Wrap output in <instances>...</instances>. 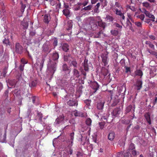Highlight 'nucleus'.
I'll list each match as a JSON object with an SVG mask.
<instances>
[{"mask_svg": "<svg viewBox=\"0 0 157 157\" xmlns=\"http://www.w3.org/2000/svg\"><path fill=\"white\" fill-rule=\"evenodd\" d=\"M59 55L57 52L53 53L52 56V59H50L47 64V70L46 72L47 77L49 79L52 78V76L56 71V64Z\"/></svg>", "mask_w": 157, "mask_h": 157, "instance_id": "1", "label": "nucleus"}, {"mask_svg": "<svg viewBox=\"0 0 157 157\" xmlns=\"http://www.w3.org/2000/svg\"><path fill=\"white\" fill-rule=\"evenodd\" d=\"M73 75L71 77L69 80L63 79L60 80L59 85L63 87H67L69 84L73 85L77 83V79L79 77L80 74L79 71L76 69L74 68L72 70Z\"/></svg>", "mask_w": 157, "mask_h": 157, "instance_id": "2", "label": "nucleus"}, {"mask_svg": "<svg viewBox=\"0 0 157 157\" xmlns=\"http://www.w3.org/2000/svg\"><path fill=\"white\" fill-rule=\"evenodd\" d=\"M8 83L12 87H14L24 85L25 84V82L20 77L17 81L14 79L10 80L8 81Z\"/></svg>", "mask_w": 157, "mask_h": 157, "instance_id": "3", "label": "nucleus"}, {"mask_svg": "<svg viewBox=\"0 0 157 157\" xmlns=\"http://www.w3.org/2000/svg\"><path fill=\"white\" fill-rule=\"evenodd\" d=\"M45 57L42 56L40 57L37 60L36 63L35 64V67L37 69H39L41 71L43 66L44 63L45 61Z\"/></svg>", "mask_w": 157, "mask_h": 157, "instance_id": "4", "label": "nucleus"}, {"mask_svg": "<svg viewBox=\"0 0 157 157\" xmlns=\"http://www.w3.org/2000/svg\"><path fill=\"white\" fill-rule=\"evenodd\" d=\"M109 53L107 51L104 52L101 55V57L102 59V64L104 66L108 65L109 61L108 54Z\"/></svg>", "mask_w": 157, "mask_h": 157, "instance_id": "5", "label": "nucleus"}, {"mask_svg": "<svg viewBox=\"0 0 157 157\" xmlns=\"http://www.w3.org/2000/svg\"><path fill=\"white\" fill-rule=\"evenodd\" d=\"M74 138V133L72 132L70 133L67 140V143L69 147H71L72 146Z\"/></svg>", "mask_w": 157, "mask_h": 157, "instance_id": "6", "label": "nucleus"}, {"mask_svg": "<svg viewBox=\"0 0 157 157\" xmlns=\"http://www.w3.org/2000/svg\"><path fill=\"white\" fill-rule=\"evenodd\" d=\"M6 129L4 132H2L0 131V142L6 143Z\"/></svg>", "mask_w": 157, "mask_h": 157, "instance_id": "7", "label": "nucleus"}, {"mask_svg": "<svg viewBox=\"0 0 157 157\" xmlns=\"http://www.w3.org/2000/svg\"><path fill=\"white\" fill-rule=\"evenodd\" d=\"M142 12L144 13L146 17L151 18V21L154 22L155 21V17L154 15L151 14L149 11H147L145 9H143Z\"/></svg>", "mask_w": 157, "mask_h": 157, "instance_id": "8", "label": "nucleus"}, {"mask_svg": "<svg viewBox=\"0 0 157 157\" xmlns=\"http://www.w3.org/2000/svg\"><path fill=\"white\" fill-rule=\"evenodd\" d=\"M64 119V117L63 115H62L58 117L54 122V124L55 126L58 127L60 124H61Z\"/></svg>", "mask_w": 157, "mask_h": 157, "instance_id": "9", "label": "nucleus"}, {"mask_svg": "<svg viewBox=\"0 0 157 157\" xmlns=\"http://www.w3.org/2000/svg\"><path fill=\"white\" fill-rule=\"evenodd\" d=\"M88 59L85 58L84 60L83 66L84 70L86 71H88L89 69V67L92 66V64L89 62L88 63Z\"/></svg>", "mask_w": 157, "mask_h": 157, "instance_id": "10", "label": "nucleus"}, {"mask_svg": "<svg viewBox=\"0 0 157 157\" xmlns=\"http://www.w3.org/2000/svg\"><path fill=\"white\" fill-rule=\"evenodd\" d=\"M142 82L141 79L137 80L135 85V88L137 90H140L142 87Z\"/></svg>", "mask_w": 157, "mask_h": 157, "instance_id": "11", "label": "nucleus"}, {"mask_svg": "<svg viewBox=\"0 0 157 157\" xmlns=\"http://www.w3.org/2000/svg\"><path fill=\"white\" fill-rule=\"evenodd\" d=\"M15 52L17 53L21 54L23 52L22 47L19 43H17L15 45Z\"/></svg>", "mask_w": 157, "mask_h": 157, "instance_id": "12", "label": "nucleus"}, {"mask_svg": "<svg viewBox=\"0 0 157 157\" xmlns=\"http://www.w3.org/2000/svg\"><path fill=\"white\" fill-rule=\"evenodd\" d=\"M90 86L91 88L94 90V93L96 91L99 87V85L98 83L95 81L91 82L90 83Z\"/></svg>", "mask_w": 157, "mask_h": 157, "instance_id": "13", "label": "nucleus"}, {"mask_svg": "<svg viewBox=\"0 0 157 157\" xmlns=\"http://www.w3.org/2000/svg\"><path fill=\"white\" fill-rule=\"evenodd\" d=\"M105 103V102L104 101H101L98 102L97 105V109L101 111L103 108Z\"/></svg>", "mask_w": 157, "mask_h": 157, "instance_id": "14", "label": "nucleus"}, {"mask_svg": "<svg viewBox=\"0 0 157 157\" xmlns=\"http://www.w3.org/2000/svg\"><path fill=\"white\" fill-rule=\"evenodd\" d=\"M67 104L70 106H77L78 103L77 101L75 100H73L70 99L67 102Z\"/></svg>", "mask_w": 157, "mask_h": 157, "instance_id": "15", "label": "nucleus"}, {"mask_svg": "<svg viewBox=\"0 0 157 157\" xmlns=\"http://www.w3.org/2000/svg\"><path fill=\"white\" fill-rule=\"evenodd\" d=\"M89 0H80L79 2H78L77 4L79 6L83 5L85 6L88 3Z\"/></svg>", "mask_w": 157, "mask_h": 157, "instance_id": "16", "label": "nucleus"}, {"mask_svg": "<svg viewBox=\"0 0 157 157\" xmlns=\"http://www.w3.org/2000/svg\"><path fill=\"white\" fill-rule=\"evenodd\" d=\"M69 147V150L67 151H63V153H65V154H63V155H64V156H66L67 155H71L73 153V150L71 148V147H70L68 146Z\"/></svg>", "mask_w": 157, "mask_h": 157, "instance_id": "17", "label": "nucleus"}, {"mask_svg": "<svg viewBox=\"0 0 157 157\" xmlns=\"http://www.w3.org/2000/svg\"><path fill=\"white\" fill-rule=\"evenodd\" d=\"M148 123L149 124H151V121L150 114L149 113H146L144 115Z\"/></svg>", "mask_w": 157, "mask_h": 157, "instance_id": "18", "label": "nucleus"}, {"mask_svg": "<svg viewBox=\"0 0 157 157\" xmlns=\"http://www.w3.org/2000/svg\"><path fill=\"white\" fill-rule=\"evenodd\" d=\"M62 47L63 51L67 52L69 49V46L67 44L64 43L62 44Z\"/></svg>", "mask_w": 157, "mask_h": 157, "instance_id": "19", "label": "nucleus"}, {"mask_svg": "<svg viewBox=\"0 0 157 157\" xmlns=\"http://www.w3.org/2000/svg\"><path fill=\"white\" fill-rule=\"evenodd\" d=\"M63 71H65V72L67 73L69 75V74L70 73V70L66 64H63L62 66Z\"/></svg>", "mask_w": 157, "mask_h": 157, "instance_id": "20", "label": "nucleus"}, {"mask_svg": "<svg viewBox=\"0 0 157 157\" xmlns=\"http://www.w3.org/2000/svg\"><path fill=\"white\" fill-rule=\"evenodd\" d=\"M44 22L46 23H48L51 19V17L50 15L48 14H45L44 15Z\"/></svg>", "mask_w": 157, "mask_h": 157, "instance_id": "21", "label": "nucleus"}, {"mask_svg": "<svg viewBox=\"0 0 157 157\" xmlns=\"http://www.w3.org/2000/svg\"><path fill=\"white\" fill-rule=\"evenodd\" d=\"M42 38L41 36H40L37 39H36L34 41V42L35 45V46L37 47H39L40 45V42L42 40Z\"/></svg>", "mask_w": 157, "mask_h": 157, "instance_id": "22", "label": "nucleus"}, {"mask_svg": "<svg viewBox=\"0 0 157 157\" xmlns=\"http://www.w3.org/2000/svg\"><path fill=\"white\" fill-rule=\"evenodd\" d=\"M120 110L119 108H117L115 109L112 113V115L116 117L117 114L120 113Z\"/></svg>", "mask_w": 157, "mask_h": 157, "instance_id": "23", "label": "nucleus"}, {"mask_svg": "<svg viewBox=\"0 0 157 157\" xmlns=\"http://www.w3.org/2000/svg\"><path fill=\"white\" fill-rule=\"evenodd\" d=\"M74 115L76 117H83V114L82 112L75 110L74 111Z\"/></svg>", "mask_w": 157, "mask_h": 157, "instance_id": "24", "label": "nucleus"}, {"mask_svg": "<svg viewBox=\"0 0 157 157\" xmlns=\"http://www.w3.org/2000/svg\"><path fill=\"white\" fill-rule=\"evenodd\" d=\"M64 61L70 63L72 60V58L70 55L64 56Z\"/></svg>", "mask_w": 157, "mask_h": 157, "instance_id": "25", "label": "nucleus"}, {"mask_svg": "<svg viewBox=\"0 0 157 157\" xmlns=\"http://www.w3.org/2000/svg\"><path fill=\"white\" fill-rule=\"evenodd\" d=\"M101 72L105 76L107 75L109 72L108 70L106 69L104 67H102L101 69Z\"/></svg>", "mask_w": 157, "mask_h": 157, "instance_id": "26", "label": "nucleus"}, {"mask_svg": "<svg viewBox=\"0 0 157 157\" xmlns=\"http://www.w3.org/2000/svg\"><path fill=\"white\" fill-rule=\"evenodd\" d=\"M115 137V133L114 132H111L108 135V139L110 140H112Z\"/></svg>", "mask_w": 157, "mask_h": 157, "instance_id": "27", "label": "nucleus"}, {"mask_svg": "<svg viewBox=\"0 0 157 157\" xmlns=\"http://www.w3.org/2000/svg\"><path fill=\"white\" fill-rule=\"evenodd\" d=\"M63 14H64L66 17H68L69 16L70 14V12L67 9L64 10H63Z\"/></svg>", "mask_w": 157, "mask_h": 157, "instance_id": "28", "label": "nucleus"}, {"mask_svg": "<svg viewBox=\"0 0 157 157\" xmlns=\"http://www.w3.org/2000/svg\"><path fill=\"white\" fill-rule=\"evenodd\" d=\"M98 25L103 28H104L105 26V23L102 21L98 22Z\"/></svg>", "mask_w": 157, "mask_h": 157, "instance_id": "29", "label": "nucleus"}, {"mask_svg": "<svg viewBox=\"0 0 157 157\" xmlns=\"http://www.w3.org/2000/svg\"><path fill=\"white\" fill-rule=\"evenodd\" d=\"M146 44H148L149 45V46L152 49L154 50L155 49V47L154 45L152 44L150 42V41H146Z\"/></svg>", "mask_w": 157, "mask_h": 157, "instance_id": "30", "label": "nucleus"}, {"mask_svg": "<svg viewBox=\"0 0 157 157\" xmlns=\"http://www.w3.org/2000/svg\"><path fill=\"white\" fill-rule=\"evenodd\" d=\"M98 115H97V117H101V119H102V121H103V120H107V119L108 118V116H105V115H103L102 116H101V114H100V113H98Z\"/></svg>", "mask_w": 157, "mask_h": 157, "instance_id": "31", "label": "nucleus"}, {"mask_svg": "<svg viewBox=\"0 0 157 157\" xmlns=\"http://www.w3.org/2000/svg\"><path fill=\"white\" fill-rule=\"evenodd\" d=\"M37 84L36 81H33L32 82L30 83L29 84V86L30 87H33L35 86Z\"/></svg>", "mask_w": 157, "mask_h": 157, "instance_id": "32", "label": "nucleus"}, {"mask_svg": "<svg viewBox=\"0 0 157 157\" xmlns=\"http://www.w3.org/2000/svg\"><path fill=\"white\" fill-rule=\"evenodd\" d=\"M105 19H106V20L108 21L109 22L112 21L114 19L113 17H112L109 15H107Z\"/></svg>", "mask_w": 157, "mask_h": 157, "instance_id": "33", "label": "nucleus"}, {"mask_svg": "<svg viewBox=\"0 0 157 157\" xmlns=\"http://www.w3.org/2000/svg\"><path fill=\"white\" fill-rule=\"evenodd\" d=\"M110 32L114 36H117L119 33V31L115 30H112Z\"/></svg>", "mask_w": 157, "mask_h": 157, "instance_id": "34", "label": "nucleus"}, {"mask_svg": "<svg viewBox=\"0 0 157 157\" xmlns=\"http://www.w3.org/2000/svg\"><path fill=\"white\" fill-rule=\"evenodd\" d=\"M115 10H116V15L120 16L122 14H123V13L121 12V10H118L117 9H115Z\"/></svg>", "mask_w": 157, "mask_h": 157, "instance_id": "35", "label": "nucleus"}, {"mask_svg": "<svg viewBox=\"0 0 157 157\" xmlns=\"http://www.w3.org/2000/svg\"><path fill=\"white\" fill-rule=\"evenodd\" d=\"M91 122L92 121L90 118H87L86 121V124L88 126H90L91 124Z\"/></svg>", "mask_w": 157, "mask_h": 157, "instance_id": "36", "label": "nucleus"}, {"mask_svg": "<svg viewBox=\"0 0 157 157\" xmlns=\"http://www.w3.org/2000/svg\"><path fill=\"white\" fill-rule=\"evenodd\" d=\"M137 17L140 18L141 21H143L145 18V15L144 14H141L137 16Z\"/></svg>", "mask_w": 157, "mask_h": 157, "instance_id": "37", "label": "nucleus"}, {"mask_svg": "<svg viewBox=\"0 0 157 157\" xmlns=\"http://www.w3.org/2000/svg\"><path fill=\"white\" fill-rule=\"evenodd\" d=\"M21 12L23 13L24 11L26 6L25 5L23 4L22 2L21 3Z\"/></svg>", "mask_w": 157, "mask_h": 157, "instance_id": "38", "label": "nucleus"}, {"mask_svg": "<svg viewBox=\"0 0 157 157\" xmlns=\"http://www.w3.org/2000/svg\"><path fill=\"white\" fill-rule=\"evenodd\" d=\"M135 148V146L133 144L131 143L130 144L129 146L128 150L129 151L130 150H132L134 149Z\"/></svg>", "mask_w": 157, "mask_h": 157, "instance_id": "39", "label": "nucleus"}, {"mask_svg": "<svg viewBox=\"0 0 157 157\" xmlns=\"http://www.w3.org/2000/svg\"><path fill=\"white\" fill-rule=\"evenodd\" d=\"M42 48H43V50L47 52L48 50V48L47 45L46 44H43Z\"/></svg>", "mask_w": 157, "mask_h": 157, "instance_id": "40", "label": "nucleus"}, {"mask_svg": "<svg viewBox=\"0 0 157 157\" xmlns=\"http://www.w3.org/2000/svg\"><path fill=\"white\" fill-rule=\"evenodd\" d=\"M92 7V6L91 5H89L86 7H85L83 8V10H91V8Z\"/></svg>", "mask_w": 157, "mask_h": 157, "instance_id": "41", "label": "nucleus"}, {"mask_svg": "<svg viewBox=\"0 0 157 157\" xmlns=\"http://www.w3.org/2000/svg\"><path fill=\"white\" fill-rule=\"evenodd\" d=\"M49 2L50 5L52 6H54L57 3L56 2L55 0H49Z\"/></svg>", "mask_w": 157, "mask_h": 157, "instance_id": "42", "label": "nucleus"}, {"mask_svg": "<svg viewBox=\"0 0 157 157\" xmlns=\"http://www.w3.org/2000/svg\"><path fill=\"white\" fill-rule=\"evenodd\" d=\"M135 25L138 27H141L142 26L141 22L139 21H136L135 23Z\"/></svg>", "mask_w": 157, "mask_h": 157, "instance_id": "43", "label": "nucleus"}, {"mask_svg": "<svg viewBox=\"0 0 157 157\" xmlns=\"http://www.w3.org/2000/svg\"><path fill=\"white\" fill-rule=\"evenodd\" d=\"M7 69L6 67H5L3 70L2 73V74L4 77H5L6 74L7 72Z\"/></svg>", "mask_w": 157, "mask_h": 157, "instance_id": "44", "label": "nucleus"}, {"mask_svg": "<svg viewBox=\"0 0 157 157\" xmlns=\"http://www.w3.org/2000/svg\"><path fill=\"white\" fill-rule=\"evenodd\" d=\"M120 18H121V22L122 24H123V22H124L125 20V17L123 13L120 16Z\"/></svg>", "mask_w": 157, "mask_h": 157, "instance_id": "45", "label": "nucleus"}, {"mask_svg": "<svg viewBox=\"0 0 157 157\" xmlns=\"http://www.w3.org/2000/svg\"><path fill=\"white\" fill-rule=\"evenodd\" d=\"M143 5L144 7H145L146 8H149L150 7V4L148 2H143Z\"/></svg>", "mask_w": 157, "mask_h": 157, "instance_id": "46", "label": "nucleus"}, {"mask_svg": "<svg viewBox=\"0 0 157 157\" xmlns=\"http://www.w3.org/2000/svg\"><path fill=\"white\" fill-rule=\"evenodd\" d=\"M114 6L115 7H118L119 9H121L122 8V6L120 4L117 2H115Z\"/></svg>", "mask_w": 157, "mask_h": 157, "instance_id": "47", "label": "nucleus"}, {"mask_svg": "<svg viewBox=\"0 0 157 157\" xmlns=\"http://www.w3.org/2000/svg\"><path fill=\"white\" fill-rule=\"evenodd\" d=\"M3 43L6 44H9V42L8 38L5 37V39L3 41Z\"/></svg>", "mask_w": 157, "mask_h": 157, "instance_id": "48", "label": "nucleus"}, {"mask_svg": "<svg viewBox=\"0 0 157 157\" xmlns=\"http://www.w3.org/2000/svg\"><path fill=\"white\" fill-rule=\"evenodd\" d=\"M136 74L137 75L142 76L143 75L142 72L140 70H137L136 72Z\"/></svg>", "mask_w": 157, "mask_h": 157, "instance_id": "49", "label": "nucleus"}, {"mask_svg": "<svg viewBox=\"0 0 157 157\" xmlns=\"http://www.w3.org/2000/svg\"><path fill=\"white\" fill-rule=\"evenodd\" d=\"M99 125L100 128L102 129L104 127L105 123L104 122H100L99 123Z\"/></svg>", "mask_w": 157, "mask_h": 157, "instance_id": "50", "label": "nucleus"}, {"mask_svg": "<svg viewBox=\"0 0 157 157\" xmlns=\"http://www.w3.org/2000/svg\"><path fill=\"white\" fill-rule=\"evenodd\" d=\"M124 153L122 151L118 152L117 153V157H123Z\"/></svg>", "mask_w": 157, "mask_h": 157, "instance_id": "51", "label": "nucleus"}, {"mask_svg": "<svg viewBox=\"0 0 157 157\" xmlns=\"http://www.w3.org/2000/svg\"><path fill=\"white\" fill-rule=\"evenodd\" d=\"M100 5L99 3H97L96 5L95 6V9L94 10V11L95 12H97V11L98 10V8L99 7Z\"/></svg>", "mask_w": 157, "mask_h": 157, "instance_id": "52", "label": "nucleus"}, {"mask_svg": "<svg viewBox=\"0 0 157 157\" xmlns=\"http://www.w3.org/2000/svg\"><path fill=\"white\" fill-rule=\"evenodd\" d=\"M90 102H91L90 100H89L87 99V100H86L84 101L85 103L86 104V105L88 106H89L90 105Z\"/></svg>", "mask_w": 157, "mask_h": 157, "instance_id": "53", "label": "nucleus"}, {"mask_svg": "<svg viewBox=\"0 0 157 157\" xmlns=\"http://www.w3.org/2000/svg\"><path fill=\"white\" fill-rule=\"evenodd\" d=\"M124 157H131V154L128 152H127L124 154Z\"/></svg>", "mask_w": 157, "mask_h": 157, "instance_id": "54", "label": "nucleus"}, {"mask_svg": "<svg viewBox=\"0 0 157 157\" xmlns=\"http://www.w3.org/2000/svg\"><path fill=\"white\" fill-rule=\"evenodd\" d=\"M21 62L23 64H22L24 65L27 63V61L24 59H21Z\"/></svg>", "mask_w": 157, "mask_h": 157, "instance_id": "55", "label": "nucleus"}, {"mask_svg": "<svg viewBox=\"0 0 157 157\" xmlns=\"http://www.w3.org/2000/svg\"><path fill=\"white\" fill-rule=\"evenodd\" d=\"M57 44H58V41H57V40L56 39H55L54 40V42L53 43V45L54 46H57Z\"/></svg>", "mask_w": 157, "mask_h": 157, "instance_id": "56", "label": "nucleus"}, {"mask_svg": "<svg viewBox=\"0 0 157 157\" xmlns=\"http://www.w3.org/2000/svg\"><path fill=\"white\" fill-rule=\"evenodd\" d=\"M24 66L25 65L24 64H21L19 67V69L20 70H21V71H23L24 69Z\"/></svg>", "mask_w": 157, "mask_h": 157, "instance_id": "57", "label": "nucleus"}, {"mask_svg": "<svg viewBox=\"0 0 157 157\" xmlns=\"http://www.w3.org/2000/svg\"><path fill=\"white\" fill-rule=\"evenodd\" d=\"M114 25L116 27L120 29H121L122 27L121 25H120L119 24L117 23H115L114 24Z\"/></svg>", "mask_w": 157, "mask_h": 157, "instance_id": "58", "label": "nucleus"}, {"mask_svg": "<svg viewBox=\"0 0 157 157\" xmlns=\"http://www.w3.org/2000/svg\"><path fill=\"white\" fill-rule=\"evenodd\" d=\"M77 157H80V156H82V153L79 151L77 152V153L76 154Z\"/></svg>", "mask_w": 157, "mask_h": 157, "instance_id": "59", "label": "nucleus"}, {"mask_svg": "<svg viewBox=\"0 0 157 157\" xmlns=\"http://www.w3.org/2000/svg\"><path fill=\"white\" fill-rule=\"evenodd\" d=\"M71 64L74 67H77V63L75 61H72L71 62Z\"/></svg>", "mask_w": 157, "mask_h": 157, "instance_id": "60", "label": "nucleus"}, {"mask_svg": "<svg viewBox=\"0 0 157 157\" xmlns=\"http://www.w3.org/2000/svg\"><path fill=\"white\" fill-rule=\"evenodd\" d=\"M132 107V106L131 105L129 106L126 109V112H129L131 110Z\"/></svg>", "mask_w": 157, "mask_h": 157, "instance_id": "61", "label": "nucleus"}, {"mask_svg": "<svg viewBox=\"0 0 157 157\" xmlns=\"http://www.w3.org/2000/svg\"><path fill=\"white\" fill-rule=\"evenodd\" d=\"M151 54L155 56H156V57L157 56V52H156L155 51H151Z\"/></svg>", "mask_w": 157, "mask_h": 157, "instance_id": "62", "label": "nucleus"}, {"mask_svg": "<svg viewBox=\"0 0 157 157\" xmlns=\"http://www.w3.org/2000/svg\"><path fill=\"white\" fill-rule=\"evenodd\" d=\"M157 102V97L155 98L154 100L153 101V105H154Z\"/></svg>", "mask_w": 157, "mask_h": 157, "instance_id": "63", "label": "nucleus"}, {"mask_svg": "<svg viewBox=\"0 0 157 157\" xmlns=\"http://www.w3.org/2000/svg\"><path fill=\"white\" fill-rule=\"evenodd\" d=\"M96 21L97 22L101 21H102V20L101 19V17H100L98 16L96 17Z\"/></svg>", "mask_w": 157, "mask_h": 157, "instance_id": "64", "label": "nucleus"}]
</instances>
